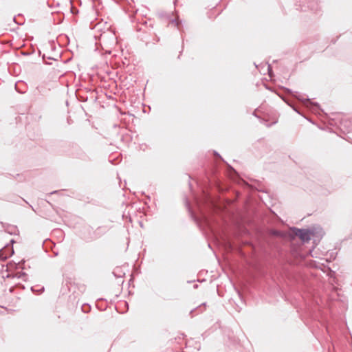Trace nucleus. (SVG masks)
Listing matches in <instances>:
<instances>
[{"label":"nucleus","mask_w":352,"mask_h":352,"mask_svg":"<svg viewBox=\"0 0 352 352\" xmlns=\"http://www.w3.org/2000/svg\"><path fill=\"white\" fill-rule=\"evenodd\" d=\"M296 234L299 236L302 241L305 242L310 240L312 232L309 230H297Z\"/></svg>","instance_id":"1"},{"label":"nucleus","mask_w":352,"mask_h":352,"mask_svg":"<svg viewBox=\"0 0 352 352\" xmlns=\"http://www.w3.org/2000/svg\"><path fill=\"white\" fill-rule=\"evenodd\" d=\"M13 21L16 22V19L15 18H13Z\"/></svg>","instance_id":"2"}]
</instances>
